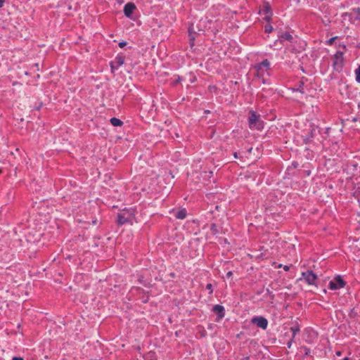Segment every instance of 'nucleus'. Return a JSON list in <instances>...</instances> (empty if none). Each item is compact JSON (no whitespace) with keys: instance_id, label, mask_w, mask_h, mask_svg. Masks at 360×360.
I'll return each mask as SVG.
<instances>
[{"instance_id":"obj_1","label":"nucleus","mask_w":360,"mask_h":360,"mask_svg":"<svg viewBox=\"0 0 360 360\" xmlns=\"http://www.w3.org/2000/svg\"><path fill=\"white\" fill-rule=\"evenodd\" d=\"M249 127L250 129H256L261 130L264 127V122L260 120V116L254 110L250 111V117L248 119Z\"/></svg>"},{"instance_id":"obj_2","label":"nucleus","mask_w":360,"mask_h":360,"mask_svg":"<svg viewBox=\"0 0 360 360\" xmlns=\"http://www.w3.org/2000/svg\"><path fill=\"white\" fill-rule=\"evenodd\" d=\"M255 69L257 72V75L259 77H264L265 72L266 73L267 75H269L270 63L267 59H264L261 63L255 65Z\"/></svg>"},{"instance_id":"obj_3","label":"nucleus","mask_w":360,"mask_h":360,"mask_svg":"<svg viewBox=\"0 0 360 360\" xmlns=\"http://www.w3.org/2000/svg\"><path fill=\"white\" fill-rule=\"evenodd\" d=\"M304 279L306 283L309 285H316V281L317 280V276L311 270H307V271L302 273L301 279Z\"/></svg>"},{"instance_id":"obj_4","label":"nucleus","mask_w":360,"mask_h":360,"mask_svg":"<svg viewBox=\"0 0 360 360\" xmlns=\"http://www.w3.org/2000/svg\"><path fill=\"white\" fill-rule=\"evenodd\" d=\"M346 285L345 281L340 276H337L333 280L329 283V288L330 290H338L343 288Z\"/></svg>"},{"instance_id":"obj_5","label":"nucleus","mask_w":360,"mask_h":360,"mask_svg":"<svg viewBox=\"0 0 360 360\" xmlns=\"http://www.w3.org/2000/svg\"><path fill=\"white\" fill-rule=\"evenodd\" d=\"M343 52L337 51L333 57V66L336 70L341 69L344 65Z\"/></svg>"},{"instance_id":"obj_6","label":"nucleus","mask_w":360,"mask_h":360,"mask_svg":"<svg viewBox=\"0 0 360 360\" xmlns=\"http://www.w3.org/2000/svg\"><path fill=\"white\" fill-rule=\"evenodd\" d=\"M251 322L264 330H265L268 326L267 319L263 316H255L252 319Z\"/></svg>"},{"instance_id":"obj_7","label":"nucleus","mask_w":360,"mask_h":360,"mask_svg":"<svg viewBox=\"0 0 360 360\" xmlns=\"http://www.w3.org/2000/svg\"><path fill=\"white\" fill-rule=\"evenodd\" d=\"M136 8V7L134 3L129 2L124 7V13L127 18H131Z\"/></svg>"},{"instance_id":"obj_8","label":"nucleus","mask_w":360,"mask_h":360,"mask_svg":"<svg viewBox=\"0 0 360 360\" xmlns=\"http://www.w3.org/2000/svg\"><path fill=\"white\" fill-rule=\"evenodd\" d=\"M212 311L216 312L218 316L217 320L219 321V319H221L225 316V309L224 307L222 305L220 304H216L213 307Z\"/></svg>"},{"instance_id":"obj_9","label":"nucleus","mask_w":360,"mask_h":360,"mask_svg":"<svg viewBox=\"0 0 360 360\" xmlns=\"http://www.w3.org/2000/svg\"><path fill=\"white\" fill-rule=\"evenodd\" d=\"M316 136V129L312 128L310 131L305 136H303V143L304 144H309L311 142L312 139Z\"/></svg>"},{"instance_id":"obj_10","label":"nucleus","mask_w":360,"mask_h":360,"mask_svg":"<svg viewBox=\"0 0 360 360\" xmlns=\"http://www.w3.org/2000/svg\"><path fill=\"white\" fill-rule=\"evenodd\" d=\"M117 223L118 224V225L122 226L125 224L131 222V219L129 217L124 216V213H121L118 214L117 215Z\"/></svg>"},{"instance_id":"obj_11","label":"nucleus","mask_w":360,"mask_h":360,"mask_svg":"<svg viewBox=\"0 0 360 360\" xmlns=\"http://www.w3.org/2000/svg\"><path fill=\"white\" fill-rule=\"evenodd\" d=\"M115 63H116V66H114L112 63H111V68L112 69H114V68H118L119 67H120L122 65L124 64V58L123 56H117L116 58H115Z\"/></svg>"},{"instance_id":"obj_12","label":"nucleus","mask_w":360,"mask_h":360,"mask_svg":"<svg viewBox=\"0 0 360 360\" xmlns=\"http://www.w3.org/2000/svg\"><path fill=\"white\" fill-rule=\"evenodd\" d=\"M260 14L267 15L272 13L271 6L269 3H265L263 6L262 9L259 12Z\"/></svg>"},{"instance_id":"obj_13","label":"nucleus","mask_w":360,"mask_h":360,"mask_svg":"<svg viewBox=\"0 0 360 360\" xmlns=\"http://www.w3.org/2000/svg\"><path fill=\"white\" fill-rule=\"evenodd\" d=\"M278 38L281 39V41L282 40H287L288 41H292L293 39L292 36L288 32L282 33L281 35L278 36Z\"/></svg>"},{"instance_id":"obj_14","label":"nucleus","mask_w":360,"mask_h":360,"mask_svg":"<svg viewBox=\"0 0 360 360\" xmlns=\"http://www.w3.org/2000/svg\"><path fill=\"white\" fill-rule=\"evenodd\" d=\"M187 214L186 209H181L177 211L175 214V217L179 219H184L186 218Z\"/></svg>"},{"instance_id":"obj_15","label":"nucleus","mask_w":360,"mask_h":360,"mask_svg":"<svg viewBox=\"0 0 360 360\" xmlns=\"http://www.w3.org/2000/svg\"><path fill=\"white\" fill-rule=\"evenodd\" d=\"M304 81L300 80V81H299V82L297 83L296 86L295 88H293L292 89H293V91H299L302 94H304Z\"/></svg>"},{"instance_id":"obj_16","label":"nucleus","mask_w":360,"mask_h":360,"mask_svg":"<svg viewBox=\"0 0 360 360\" xmlns=\"http://www.w3.org/2000/svg\"><path fill=\"white\" fill-rule=\"evenodd\" d=\"M110 122L114 127H121L123 125V122L117 117H112L110 120Z\"/></svg>"},{"instance_id":"obj_17","label":"nucleus","mask_w":360,"mask_h":360,"mask_svg":"<svg viewBox=\"0 0 360 360\" xmlns=\"http://www.w3.org/2000/svg\"><path fill=\"white\" fill-rule=\"evenodd\" d=\"M290 330L292 335H296L300 331V326L296 323L295 326L290 328Z\"/></svg>"},{"instance_id":"obj_18","label":"nucleus","mask_w":360,"mask_h":360,"mask_svg":"<svg viewBox=\"0 0 360 360\" xmlns=\"http://www.w3.org/2000/svg\"><path fill=\"white\" fill-rule=\"evenodd\" d=\"M210 231L212 232V234L214 235H216L217 233H219V230L217 229V226L216 225V224H212L211 226H210Z\"/></svg>"},{"instance_id":"obj_19","label":"nucleus","mask_w":360,"mask_h":360,"mask_svg":"<svg viewBox=\"0 0 360 360\" xmlns=\"http://www.w3.org/2000/svg\"><path fill=\"white\" fill-rule=\"evenodd\" d=\"M356 81L360 83V65L355 70Z\"/></svg>"},{"instance_id":"obj_20","label":"nucleus","mask_w":360,"mask_h":360,"mask_svg":"<svg viewBox=\"0 0 360 360\" xmlns=\"http://www.w3.org/2000/svg\"><path fill=\"white\" fill-rule=\"evenodd\" d=\"M274 28L271 25H266L264 27V31L266 33H271L273 31Z\"/></svg>"},{"instance_id":"obj_21","label":"nucleus","mask_w":360,"mask_h":360,"mask_svg":"<svg viewBox=\"0 0 360 360\" xmlns=\"http://www.w3.org/2000/svg\"><path fill=\"white\" fill-rule=\"evenodd\" d=\"M353 11L356 15V19L360 20V8H354Z\"/></svg>"},{"instance_id":"obj_22","label":"nucleus","mask_w":360,"mask_h":360,"mask_svg":"<svg viewBox=\"0 0 360 360\" xmlns=\"http://www.w3.org/2000/svg\"><path fill=\"white\" fill-rule=\"evenodd\" d=\"M302 349H304V356H309L310 354L311 351H310L309 348H308L306 346H302Z\"/></svg>"},{"instance_id":"obj_23","label":"nucleus","mask_w":360,"mask_h":360,"mask_svg":"<svg viewBox=\"0 0 360 360\" xmlns=\"http://www.w3.org/2000/svg\"><path fill=\"white\" fill-rule=\"evenodd\" d=\"M206 289L208 290L210 292H209V294H212L213 292V289H212V285L211 283H207L206 285Z\"/></svg>"},{"instance_id":"obj_24","label":"nucleus","mask_w":360,"mask_h":360,"mask_svg":"<svg viewBox=\"0 0 360 360\" xmlns=\"http://www.w3.org/2000/svg\"><path fill=\"white\" fill-rule=\"evenodd\" d=\"M271 16H272V13L265 15V17L264 18V19L265 20H266L267 22H270V20L271 19Z\"/></svg>"},{"instance_id":"obj_25","label":"nucleus","mask_w":360,"mask_h":360,"mask_svg":"<svg viewBox=\"0 0 360 360\" xmlns=\"http://www.w3.org/2000/svg\"><path fill=\"white\" fill-rule=\"evenodd\" d=\"M181 81V77L178 76L177 78L175 80H174L173 84L176 85V84L179 83Z\"/></svg>"},{"instance_id":"obj_26","label":"nucleus","mask_w":360,"mask_h":360,"mask_svg":"<svg viewBox=\"0 0 360 360\" xmlns=\"http://www.w3.org/2000/svg\"><path fill=\"white\" fill-rule=\"evenodd\" d=\"M336 38H337L336 37L330 38V39H328L327 41V44L329 45H331Z\"/></svg>"},{"instance_id":"obj_27","label":"nucleus","mask_w":360,"mask_h":360,"mask_svg":"<svg viewBox=\"0 0 360 360\" xmlns=\"http://www.w3.org/2000/svg\"><path fill=\"white\" fill-rule=\"evenodd\" d=\"M278 267H283V269L285 271H288L290 269V266H287V265L283 266L282 264H279Z\"/></svg>"},{"instance_id":"obj_28","label":"nucleus","mask_w":360,"mask_h":360,"mask_svg":"<svg viewBox=\"0 0 360 360\" xmlns=\"http://www.w3.org/2000/svg\"><path fill=\"white\" fill-rule=\"evenodd\" d=\"M119 46L120 48H124L126 45H127V42L126 41H121L119 43Z\"/></svg>"},{"instance_id":"obj_29","label":"nucleus","mask_w":360,"mask_h":360,"mask_svg":"<svg viewBox=\"0 0 360 360\" xmlns=\"http://www.w3.org/2000/svg\"><path fill=\"white\" fill-rule=\"evenodd\" d=\"M292 342H293L292 340H289V342L287 343V346L288 348L291 347Z\"/></svg>"},{"instance_id":"obj_30","label":"nucleus","mask_w":360,"mask_h":360,"mask_svg":"<svg viewBox=\"0 0 360 360\" xmlns=\"http://www.w3.org/2000/svg\"><path fill=\"white\" fill-rule=\"evenodd\" d=\"M12 360H24V359L20 356H14V357H13Z\"/></svg>"},{"instance_id":"obj_31","label":"nucleus","mask_w":360,"mask_h":360,"mask_svg":"<svg viewBox=\"0 0 360 360\" xmlns=\"http://www.w3.org/2000/svg\"><path fill=\"white\" fill-rule=\"evenodd\" d=\"M232 275H233V272L230 271L226 273V278H230Z\"/></svg>"},{"instance_id":"obj_32","label":"nucleus","mask_w":360,"mask_h":360,"mask_svg":"<svg viewBox=\"0 0 360 360\" xmlns=\"http://www.w3.org/2000/svg\"><path fill=\"white\" fill-rule=\"evenodd\" d=\"M205 335H206V331L205 330H203L202 332H201V334H200L201 337H205Z\"/></svg>"},{"instance_id":"obj_33","label":"nucleus","mask_w":360,"mask_h":360,"mask_svg":"<svg viewBox=\"0 0 360 360\" xmlns=\"http://www.w3.org/2000/svg\"><path fill=\"white\" fill-rule=\"evenodd\" d=\"M4 4V1L0 0V8L3 7Z\"/></svg>"},{"instance_id":"obj_34","label":"nucleus","mask_w":360,"mask_h":360,"mask_svg":"<svg viewBox=\"0 0 360 360\" xmlns=\"http://www.w3.org/2000/svg\"><path fill=\"white\" fill-rule=\"evenodd\" d=\"M233 156H234L235 158H238V153L236 152H235L233 153Z\"/></svg>"},{"instance_id":"obj_35","label":"nucleus","mask_w":360,"mask_h":360,"mask_svg":"<svg viewBox=\"0 0 360 360\" xmlns=\"http://www.w3.org/2000/svg\"><path fill=\"white\" fill-rule=\"evenodd\" d=\"M295 336H296V335H292V338H291V339H290V340H292V341L294 342L295 338Z\"/></svg>"},{"instance_id":"obj_36","label":"nucleus","mask_w":360,"mask_h":360,"mask_svg":"<svg viewBox=\"0 0 360 360\" xmlns=\"http://www.w3.org/2000/svg\"><path fill=\"white\" fill-rule=\"evenodd\" d=\"M96 222H97V220H96V219L93 220V221H92V224H96Z\"/></svg>"},{"instance_id":"obj_37","label":"nucleus","mask_w":360,"mask_h":360,"mask_svg":"<svg viewBox=\"0 0 360 360\" xmlns=\"http://www.w3.org/2000/svg\"><path fill=\"white\" fill-rule=\"evenodd\" d=\"M343 360H349V358H347V357H345V358L343 359Z\"/></svg>"},{"instance_id":"obj_38","label":"nucleus","mask_w":360,"mask_h":360,"mask_svg":"<svg viewBox=\"0 0 360 360\" xmlns=\"http://www.w3.org/2000/svg\"><path fill=\"white\" fill-rule=\"evenodd\" d=\"M337 355H340V352H337Z\"/></svg>"},{"instance_id":"obj_39","label":"nucleus","mask_w":360,"mask_h":360,"mask_svg":"<svg viewBox=\"0 0 360 360\" xmlns=\"http://www.w3.org/2000/svg\"><path fill=\"white\" fill-rule=\"evenodd\" d=\"M359 107L360 108V105H359Z\"/></svg>"}]
</instances>
